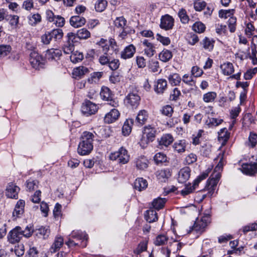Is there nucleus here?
I'll use <instances>...</instances> for the list:
<instances>
[{"mask_svg":"<svg viewBox=\"0 0 257 257\" xmlns=\"http://www.w3.org/2000/svg\"><path fill=\"white\" fill-rule=\"evenodd\" d=\"M174 141L173 136L169 134L163 135L159 140V144L163 148V146L167 147L171 144Z\"/></svg>","mask_w":257,"mask_h":257,"instance_id":"nucleus-31","label":"nucleus"},{"mask_svg":"<svg viewBox=\"0 0 257 257\" xmlns=\"http://www.w3.org/2000/svg\"><path fill=\"white\" fill-rule=\"evenodd\" d=\"M64 243V239L62 236H57L52 244L50 251L51 252H55L59 250Z\"/></svg>","mask_w":257,"mask_h":257,"instance_id":"nucleus-32","label":"nucleus"},{"mask_svg":"<svg viewBox=\"0 0 257 257\" xmlns=\"http://www.w3.org/2000/svg\"><path fill=\"white\" fill-rule=\"evenodd\" d=\"M70 59L72 63H76L82 60L83 55L81 52L75 51L71 53Z\"/></svg>","mask_w":257,"mask_h":257,"instance_id":"nucleus-47","label":"nucleus"},{"mask_svg":"<svg viewBox=\"0 0 257 257\" xmlns=\"http://www.w3.org/2000/svg\"><path fill=\"white\" fill-rule=\"evenodd\" d=\"M186 146V141L182 140L176 142L173 145V148L178 153H183L185 151Z\"/></svg>","mask_w":257,"mask_h":257,"instance_id":"nucleus-39","label":"nucleus"},{"mask_svg":"<svg viewBox=\"0 0 257 257\" xmlns=\"http://www.w3.org/2000/svg\"><path fill=\"white\" fill-rule=\"evenodd\" d=\"M107 5L106 0H97L95 4V9L96 12H102L106 9Z\"/></svg>","mask_w":257,"mask_h":257,"instance_id":"nucleus-50","label":"nucleus"},{"mask_svg":"<svg viewBox=\"0 0 257 257\" xmlns=\"http://www.w3.org/2000/svg\"><path fill=\"white\" fill-rule=\"evenodd\" d=\"M136 50V47L133 44L129 45L121 52V58L125 60L131 58L134 56Z\"/></svg>","mask_w":257,"mask_h":257,"instance_id":"nucleus-23","label":"nucleus"},{"mask_svg":"<svg viewBox=\"0 0 257 257\" xmlns=\"http://www.w3.org/2000/svg\"><path fill=\"white\" fill-rule=\"evenodd\" d=\"M160 27L166 31L172 29L174 25V19L169 15L166 14L162 16L160 20Z\"/></svg>","mask_w":257,"mask_h":257,"instance_id":"nucleus-13","label":"nucleus"},{"mask_svg":"<svg viewBox=\"0 0 257 257\" xmlns=\"http://www.w3.org/2000/svg\"><path fill=\"white\" fill-rule=\"evenodd\" d=\"M35 235L40 238L46 239L49 236L50 230L48 227H43L36 229L35 230L33 229V232Z\"/></svg>","mask_w":257,"mask_h":257,"instance_id":"nucleus-28","label":"nucleus"},{"mask_svg":"<svg viewBox=\"0 0 257 257\" xmlns=\"http://www.w3.org/2000/svg\"><path fill=\"white\" fill-rule=\"evenodd\" d=\"M134 163L137 169L144 170L148 167L149 161L144 156H140L135 159Z\"/></svg>","mask_w":257,"mask_h":257,"instance_id":"nucleus-20","label":"nucleus"},{"mask_svg":"<svg viewBox=\"0 0 257 257\" xmlns=\"http://www.w3.org/2000/svg\"><path fill=\"white\" fill-rule=\"evenodd\" d=\"M217 97V93L214 91H209L203 95V100L206 103L213 102Z\"/></svg>","mask_w":257,"mask_h":257,"instance_id":"nucleus-46","label":"nucleus"},{"mask_svg":"<svg viewBox=\"0 0 257 257\" xmlns=\"http://www.w3.org/2000/svg\"><path fill=\"white\" fill-rule=\"evenodd\" d=\"M156 129L151 125H148L144 127V135L140 142V146L145 148L148 144L152 142L156 137Z\"/></svg>","mask_w":257,"mask_h":257,"instance_id":"nucleus-6","label":"nucleus"},{"mask_svg":"<svg viewBox=\"0 0 257 257\" xmlns=\"http://www.w3.org/2000/svg\"><path fill=\"white\" fill-rule=\"evenodd\" d=\"M220 68L222 73L226 76L230 75L234 71L233 64L229 62H225L220 65Z\"/></svg>","mask_w":257,"mask_h":257,"instance_id":"nucleus-30","label":"nucleus"},{"mask_svg":"<svg viewBox=\"0 0 257 257\" xmlns=\"http://www.w3.org/2000/svg\"><path fill=\"white\" fill-rule=\"evenodd\" d=\"M29 25L35 26L42 21V17L39 13L32 14L28 17Z\"/></svg>","mask_w":257,"mask_h":257,"instance_id":"nucleus-37","label":"nucleus"},{"mask_svg":"<svg viewBox=\"0 0 257 257\" xmlns=\"http://www.w3.org/2000/svg\"><path fill=\"white\" fill-rule=\"evenodd\" d=\"M205 28V25L200 22H196L192 26V29L198 33L204 32Z\"/></svg>","mask_w":257,"mask_h":257,"instance_id":"nucleus-57","label":"nucleus"},{"mask_svg":"<svg viewBox=\"0 0 257 257\" xmlns=\"http://www.w3.org/2000/svg\"><path fill=\"white\" fill-rule=\"evenodd\" d=\"M143 45L145 46V54L149 57H152L155 53V48L153 44L149 42L147 39H145L142 42Z\"/></svg>","mask_w":257,"mask_h":257,"instance_id":"nucleus-26","label":"nucleus"},{"mask_svg":"<svg viewBox=\"0 0 257 257\" xmlns=\"http://www.w3.org/2000/svg\"><path fill=\"white\" fill-rule=\"evenodd\" d=\"M62 55L61 50L59 49H50L47 50L45 54L46 59L49 61L59 59Z\"/></svg>","mask_w":257,"mask_h":257,"instance_id":"nucleus-24","label":"nucleus"},{"mask_svg":"<svg viewBox=\"0 0 257 257\" xmlns=\"http://www.w3.org/2000/svg\"><path fill=\"white\" fill-rule=\"evenodd\" d=\"M20 188L16 184L10 183L6 188V194L8 197L17 199Z\"/></svg>","mask_w":257,"mask_h":257,"instance_id":"nucleus-15","label":"nucleus"},{"mask_svg":"<svg viewBox=\"0 0 257 257\" xmlns=\"http://www.w3.org/2000/svg\"><path fill=\"white\" fill-rule=\"evenodd\" d=\"M94 138L92 133L88 131L82 133L77 149V152L79 155H87L91 152L93 149Z\"/></svg>","mask_w":257,"mask_h":257,"instance_id":"nucleus-3","label":"nucleus"},{"mask_svg":"<svg viewBox=\"0 0 257 257\" xmlns=\"http://www.w3.org/2000/svg\"><path fill=\"white\" fill-rule=\"evenodd\" d=\"M159 59L163 62H167L173 57L172 52L168 49H164L159 55Z\"/></svg>","mask_w":257,"mask_h":257,"instance_id":"nucleus-40","label":"nucleus"},{"mask_svg":"<svg viewBox=\"0 0 257 257\" xmlns=\"http://www.w3.org/2000/svg\"><path fill=\"white\" fill-rule=\"evenodd\" d=\"M214 43V40L206 37L201 42L203 48L208 51H211L213 50Z\"/></svg>","mask_w":257,"mask_h":257,"instance_id":"nucleus-41","label":"nucleus"},{"mask_svg":"<svg viewBox=\"0 0 257 257\" xmlns=\"http://www.w3.org/2000/svg\"><path fill=\"white\" fill-rule=\"evenodd\" d=\"M149 117V114L147 110L145 109L141 110L139 111L136 118V123L139 126H143L146 123Z\"/></svg>","mask_w":257,"mask_h":257,"instance_id":"nucleus-22","label":"nucleus"},{"mask_svg":"<svg viewBox=\"0 0 257 257\" xmlns=\"http://www.w3.org/2000/svg\"><path fill=\"white\" fill-rule=\"evenodd\" d=\"M235 12L234 9L228 10H220L218 12V16L220 18L226 19L232 17Z\"/></svg>","mask_w":257,"mask_h":257,"instance_id":"nucleus-43","label":"nucleus"},{"mask_svg":"<svg viewBox=\"0 0 257 257\" xmlns=\"http://www.w3.org/2000/svg\"><path fill=\"white\" fill-rule=\"evenodd\" d=\"M114 24L116 28L121 29L126 27V20L123 17H117L114 21Z\"/></svg>","mask_w":257,"mask_h":257,"instance_id":"nucleus-53","label":"nucleus"},{"mask_svg":"<svg viewBox=\"0 0 257 257\" xmlns=\"http://www.w3.org/2000/svg\"><path fill=\"white\" fill-rule=\"evenodd\" d=\"M154 159L157 164L168 162V158L166 155L164 153L160 152L157 153L155 155Z\"/></svg>","mask_w":257,"mask_h":257,"instance_id":"nucleus-52","label":"nucleus"},{"mask_svg":"<svg viewBox=\"0 0 257 257\" xmlns=\"http://www.w3.org/2000/svg\"><path fill=\"white\" fill-rule=\"evenodd\" d=\"M12 51V47L9 44H0V60L8 58Z\"/></svg>","mask_w":257,"mask_h":257,"instance_id":"nucleus-29","label":"nucleus"},{"mask_svg":"<svg viewBox=\"0 0 257 257\" xmlns=\"http://www.w3.org/2000/svg\"><path fill=\"white\" fill-rule=\"evenodd\" d=\"M147 243L145 241H141L138 244L137 247L134 250V252L136 254H139L147 250Z\"/></svg>","mask_w":257,"mask_h":257,"instance_id":"nucleus-59","label":"nucleus"},{"mask_svg":"<svg viewBox=\"0 0 257 257\" xmlns=\"http://www.w3.org/2000/svg\"><path fill=\"white\" fill-rule=\"evenodd\" d=\"M242 172L248 175H253L257 172V163L244 164L242 166Z\"/></svg>","mask_w":257,"mask_h":257,"instance_id":"nucleus-19","label":"nucleus"},{"mask_svg":"<svg viewBox=\"0 0 257 257\" xmlns=\"http://www.w3.org/2000/svg\"><path fill=\"white\" fill-rule=\"evenodd\" d=\"M96 45L102 49L103 53H107L109 49V46L107 44V40L103 38H101L99 41L96 43Z\"/></svg>","mask_w":257,"mask_h":257,"instance_id":"nucleus-56","label":"nucleus"},{"mask_svg":"<svg viewBox=\"0 0 257 257\" xmlns=\"http://www.w3.org/2000/svg\"><path fill=\"white\" fill-rule=\"evenodd\" d=\"M218 140L222 145H225L230 137V133L226 128H223L218 132Z\"/></svg>","mask_w":257,"mask_h":257,"instance_id":"nucleus-35","label":"nucleus"},{"mask_svg":"<svg viewBox=\"0 0 257 257\" xmlns=\"http://www.w3.org/2000/svg\"><path fill=\"white\" fill-rule=\"evenodd\" d=\"M168 237L164 235H158L155 240V244L156 245L160 246L165 244L168 241Z\"/></svg>","mask_w":257,"mask_h":257,"instance_id":"nucleus-60","label":"nucleus"},{"mask_svg":"<svg viewBox=\"0 0 257 257\" xmlns=\"http://www.w3.org/2000/svg\"><path fill=\"white\" fill-rule=\"evenodd\" d=\"M109 158L111 161H116L119 165H124L129 162L130 156L127 150L121 147L117 151L111 153Z\"/></svg>","mask_w":257,"mask_h":257,"instance_id":"nucleus-5","label":"nucleus"},{"mask_svg":"<svg viewBox=\"0 0 257 257\" xmlns=\"http://www.w3.org/2000/svg\"><path fill=\"white\" fill-rule=\"evenodd\" d=\"M145 218L149 223L155 222L158 220V215L156 211L153 209H149L146 212Z\"/></svg>","mask_w":257,"mask_h":257,"instance_id":"nucleus-38","label":"nucleus"},{"mask_svg":"<svg viewBox=\"0 0 257 257\" xmlns=\"http://www.w3.org/2000/svg\"><path fill=\"white\" fill-rule=\"evenodd\" d=\"M29 61L32 66L36 69L43 68L45 64V60L42 56L34 51L30 53Z\"/></svg>","mask_w":257,"mask_h":257,"instance_id":"nucleus-11","label":"nucleus"},{"mask_svg":"<svg viewBox=\"0 0 257 257\" xmlns=\"http://www.w3.org/2000/svg\"><path fill=\"white\" fill-rule=\"evenodd\" d=\"M76 36L80 40H86L90 37L91 33L86 28H82L77 31Z\"/></svg>","mask_w":257,"mask_h":257,"instance_id":"nucleus-44","label":"nucleus"},{"mask_svg":"<svg viewBox=\"0 0 257 257\" xmlns=\"http://www.w3.org/2000/svg\"><path fill=\"white\" fill-rule=\"evenodd\" d=\"M210 222L209 215H205L201 218H197L192 227L193 231H196L199 234L204 231L205 227Z\"/></svg>","mask_w":257,"mask_h":257,"instance_id":"nucleus-8","label":"nucleus"},{"mask_svg":"<svg viewBox=\"0 0 257 257\" xmlns=\"http://www.w3.org/2000/svg\"><path fill=\"white\" fill-rule=\"evenodd\" d=\"M86 22L85 18L79 15L73 16L69 20L70 25L75 28L83 26Z\"/></svg>","mask_w":257,"mask_h":257,"instance_id":"nucleus-17","label":"nucleus"},{"mask_svg":"<svg viewBox=\"0 0 257 257\" xmlns=\"http://www.w3.org/2000/svg\"><path fill=\"white\" fill-rule=\"evenodd\" d=\"M237 24V19L235 17L232 16L229 18L227 21V25L229 31L231 33H234L236 30Z\"/></svg>","mask_w":257,"mask_h":257,"instance_id":"nucleus-54","label":"nucleus"},{"mask_svg":"<svg viewBox=\"0 0 257 257\" xmlns=\"http://www.w3.org/2000/svg\"><path fill=\"white\" fill-rule=\"evenodd\" d=\"M134 123V120L133 118L126 119L122 128V133L124 136H128L131 133Z\"/></svg>","mask_w":257,"mask_h":257,"instance_id":"nucleus-34","label":"nucleus"},{"mask_svg":"<svg viewBox=\"0 0 257 257\" xmlns=\"http://www.w3.org/2000/svg\"><path fill=\"white\" fill-rule=\"evenodd\" d=\"M89 73V70L88 68L83 66H80L73 69L72 75L74 78L79 79Z\"/></svg>","mask_w":257,"mask_h":257,"instance_id":"nucleus-18","label":"nucleus"},{"mask_svg":"<svg viewBox=\"0 0 257 257\" xmlns=\"http://www.w3.org/2000/svg\"><path fill=\"white\" fill-rule=\"evenodd\" d=\"M247 145L252 148L257 147V134L253 132L250 133Z\"/></svg>","mask_w":257,"mask_h":257,"instance_id":"nucleus-49","label":"nucleus"},{"mask_svg":"<svg viewBox=\"0 0 257 257\" xmlns=\"http://www.w3.org/2000/svg\"><path fill=\"white\" fill-rule=\"evenodd\" d=\"M161 112L162 114L171 117L174 112V109L171 105H166L162 108Z\"/></svg>","mask_w":257,"mask_h":257,"instance_id":"nucleus-58","label":"nucleus"},{"mask_svg":"<svg viewBox=\"0 0 257 257\" xmlns=\"http://www.w3.org/2000/svg\"><path fill=\"white\" fill-rule=\"evenodd\" d=\"M88 238V235L85 232L81 230H73L65 243L69 247L76 246L85 247L87 245Z\"/></svg>","mask_w":257,"mask_h":257,"instance_id":"nucleus-4","label":"nucleus"},{"mask_svg":"<svg viewBox=\"0 0 257 257\" xmlns=\"http://www.w3.org/2000/svg\"><path fill=\"white\" fill-rule=\"evenodd\" d=\"M148 186V182L146 180L142 178L137 179L134 182V188L139 191L145 189Z\"/></svg>","mask_w":257,"mask_h":257,"instance_id":"nucleus-36","label":"nucleus"},{"mask_svg":"<svg viewBox=\"0 0 257 257\" xmlns=\"http://www.w3.org/2000/svg\"><path fill=\"white\" fill-rule=\"evenodd\" d=\"M166 202V200L165 198H162L160 197H158L154 199L153 201L152 204L154 208L156 210H159L162 209Z\"/></svg>","mask_w":257,"mask_h":257,"instance_id":"nucleus-42","label":"nucleus"},{"mask_svg":"<svg viewBox=\"0 0 257 257\" xmlns=\"http://www.w3.org/2000/svg\"><path fill=\"white\" fill-rule=\"evenodd\" d=\"M226 155L225 152L219 153L215 158L218 162L214 168V173L207 180L206 186L203 190L199 192L196 195L195 199L199 202H202L206 197L211 198L214 193L217 185L220 178L221 175L219 171H222L223 166L226 163Z\"/></svg>","mask_w":257,"mask_h":257,"instance_id":"nucleus-1","label":"nucleus"},{"mask_svg":"<svg viewBox=\"0 0 257 257\" xmlns=\"http://www.w3.org/2000/svg\"><path fill=\"white\" fill-rule=\"evenodd\" d=\"M103 75L102 72H95L91 74V76L88 81L90 83H96L99 81Z\"/></svg>","mask_w":257,"mask_h":257,"instance_id":"nucleus-55","label":"nucleus"},{"mask_svg":"<svg viewBox=\"0 0 257 257\" xmlns=\"http://www.w3.org/2000/svg\"><path fill=\"white\" fill-rule=\"evenodd\" d=\"M120 65L119 61L117 59H110L107 65L110 70L114 71L117 70Z\"/></svg>","mask_w":257,"mask_h":257,"instance_id":"nucleus-61","label":"nucleus"},{"mask_svg":"<svg viewBox=\"0 0 257 257\" xmlns=\"http://www.w3.org/2000/svg\"><path fill=\"white\" fill-rule=\"evenodd\" d=\"M25 201L24 200L20 199L16 203L13 212L14 219L20 218L24 213Z\"/></svg>","mask_w":257,"mask_h":257,"instance_id":"nucleus-14","label":"nucleus"},{"mask_svg":"<svg viewBox=\"0 0 257 257\" xmlns=\"http://www.w3.org/2000/svg\"><path fill=\"white\" fill-rule=\"evenodd\" d=\"M168 79L169 83L173 86L180 85L182 80L180 75L177 73L170 74L168 77Z\"/></svg>","mask_w":257,"mask_h":257,"instance_id":"nucleus-33","label":"nucleus"},{"mask_svg":"<svg viewBox=\"0 0 257 257\" xmlns=\"http://www.w3.org/2000/svg\"><path fill=\"white\" fill-rule=\"evenodd\" d=\"M33 232V228L31 225L27 226L24 229L20 226H17L8 233V241L11 244L19 243L23 237H30Z\"/></svg>","mask_w":257,"mask_h":257,"instance_id":"nucleus-2","label":"nucleus"},{"mask_svg":"<svg viewBox=\"0 0 257 257\" xmlns=\"http://www.w3.org/2000/svg\"><path fill=\"white\" fill-rule=\"evenodd\" d=\"M63 36V32L62 29H56L50 32H46L41 36V42L45 45L50 44L51 41L54 39L55 41L61 39Z\"/></svg>","mask_w":257,"mask_h":257,"instance_id":"nucleus-7","label":"nucleus"},{"mask_svg":"<svg viewBox=\"0 0 257 257\" xmlns=\"http://www.w3.org/2000/svg\"><path fill=\"white\" fill-rule=\"evenodd\" d=\"M119 116V111L115 108H113L105 114L104 117V121L106 123H111L118 119Z\"/></svg>","mask_w":257,"mask_h":257,"instance_id":"nucleus-16","label":"nucleus"},{"mask_svg":"<svg viewBox=\"0 0 257 257\" xmlns=\"http://www.w3.org/2000/svg\"><path fill=\"white\" fill-rule=\"evenodd\" d=\"M191 169L188 167L182 168L178 173V181L179 183L186 182L190 177Z\"/></svg>","mask_w":257,"mask_h":257,"instance_id":"nucleus-21","label":"nucleus"},{"mask_svg":"<svg viewBox=\"0 0 257 257\" xmlns=\"http://www.w3.org/2000/svg\"><path fill=\"white\" fill-rule=\"evenodd\" d=\"M98 107L95 103L86 100L81 106V111L87 116L94 114L98 110Z\"/></svg>","mask_w":257,"mask_h":257,"instance_id":"nucleus-12","label":"nucleus"},{"mask_svg":"<svg viewBox=\"0 0 257 257\" xmlns=\"http://www.w3.org/2000/svg\"><path fill=\"white\" fill-rule=\"evenodd\" d=\"M178 16L180 19L182 23L186 24H188L190 21L188 16L187 14V12L185 9H181L179 11Z\"/></svg>","mask_w":257,"mask_h":257,"instance_id":"nucleus-48","label":"nucleus"},{"mask_svg":"<svg viewBox=\"0 0 257 257\" xmlns=\"http://www.w3.org/2000/svg\"><path fill=\"white\" fill-rule=\"evenodd\" d=\"M171 176V172L169 169L160 170L156 172L158 180L162 182H166Z\"/></svg>","mask_w":257,"mask_h":257,"instance_id":"nucleus-27","label":"nucleus"},{"mask_svg":"<svg viewBox=\"0 0 257 257\" xmlns=\"http://www.w3.org/2000/svg\"><path fill=\"white\" fill-rule=\"evenodd\" d=\"M100 95L103 100L109 102L108 104L111 106L113 107L118 106V102L113 99L114 94L108 87L102 86Z\"/></svg>","mask_w":257,"mask_h":257,"instance_id":"nucleus-10","label":"nucleus"},{"mask_svg":"<svg viewBox=\"0 0 257 257\" xmlns=\"http://www.w3.org/2000/svg\"><path fill=\"white\" fill-rule=\"evenodd\" d=\"M204 131L203 130H199L196 134L192 135V144L196 146L200 143V139L202 136Z\"/></svg>","mask_w":257,"mask_h":257,"instance_id":"nucleus-62","label":"nucleus"},{"mask_svg":"<svg viewBox=\"0 0 257 257\" xmlns=\"http://www.w3.org/2000/svg\"><path fill=\"white\" fill-rule=\"evenodd\" d=\"M38 183L36 180L29 179L26 182L27 188L30 191L34 190L38 187Z\"/></svg>","mask_w":257,"mask_h":257,"instance_id":"nucleus-63","label":"nucleus"},{"mask_svg":"<svg viewBox=\"0 0 257 257\" xmlns=\"http://www.w3.org/2000/svg\"><path fill=\"white\" fill-rule=\"evenodd\" d=\"M110 59L111 58L108 56L107 53H104L103 55L99 57L98 61L101 65H107Z\"/></svg>","mask_w":257,"mask_h":257,"instance_id":"nucleus-64","label":"nucleus"},{"mask_svg":"<svg viewBox=\"0 0 257 257\" xmlns=\"http://www.w3.org/2000/svg\"><path fill=\"white\" fill-rule=\"evenodd\" d=\"M223 119L220 118H208L205 122V124L209 127L217 126L222 123Z\"/></svg>","mask_w":257,"mask_h":257,"instance_id":"nucleus-45","label":"nucleus"},{"mask_svg":"<svg viewBox=\"0 0 257 257\" xmlns=\"http://www.w3.org/2000/svg\"><path fill=\"white\" fill-rule=\"evenodd\" d=\"M209 171H205L202 173L194 181L193 185H191L192 187L195 190L196 188L198 186L199 183L205 179L208 176Z\"/></svg>","mask_w":257,"mask_h":257,"instance_id":"nucleus-51","label":"nucleus"},{"mask_svg":"<svg viewBox=\"0 0 257 257\" xmlns=\"http://www.w3.org/2000/svg\"><path fill=\"white\" fill-rule=\"evenodd\" d=\"M167 81L165 79H159L154 86V90L158 94H162L167 88Z\"/></svg>","mask_w":257,"mask_h":257,"instance_id":"nucleus-25","label":"nucleus"},{"mask_svg":"<svg viewBox=\"0 0 257 257\" xmlns=\"http://www.w3.org/2000/svg\"><path fill=\"white\" fill-rule=\"evenodd\" d=\"M141 102V97L137 93L130 92L124 98V103L127 108L137 109Z\"/></svg>","mask_w":257,"mask_h":257,"instance_id":"nucleus-9","label":"nucleus"}]
</instances>
